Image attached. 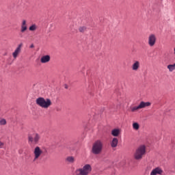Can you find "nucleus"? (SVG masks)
I'll return each instance as SVG.
<instances>
[{
  "instance_id": "obj_11",
  "label": "nucleus",
  "mask_w": 175,
  "mask_h": 175,
  "mask_svg": "<svg viewBox=\"0 0 175 175\" xmlns=\"http://www.w3.org/2000/svg\"><path fill=\"white\" fill-rule=\"evenodd\" d=\"M50 59H51L50 55H46L41 57L40 62L41 64H47V62H50Z\"/></svg>"
},
{
  "instance_id": "obj_22",
  "label": "nucleus",
  "mask_w": 175,
  "mask_h": 175,
  "mask_svg": "<svg viewBox=\"0 0 175 175\" xmlns=\"http://www.w3.org/2000/svg\"><path fill=\"white\" fill-rule=\"evenodd\" d=\"M79 32H85V31H87V27H85L84 26L81 27H79Z\"/></svg>"
},
{
  "instance_id": "obj_16",
  "label": "nucleus",
  "mask_w": 175,
  "mask_h": 175,
  "mask_svg": "<svg viewBox=\"0 0 175 175\" xmlns=\"http://www.w3.org/2000/svg\"><path fill=\"white\" fill-rule=\"evenodd\" d=\"M66 161L68 163H75V157L73 156H68L66 157Z\"/></svg>"
},
{
  "instance_id": "obj_10",
  "label": "nucleus",
  "mask_w": 175,
  "mask_h": 175,
  "mask_svg": "<svg viewBox=\"0 0 175 175\" xmlns=\"http://www.w3.org/2000/svg\"><path fill=\"white\" fill-rule=\"evenodd\" d=\"M111 135H112V136H113L114 137H118V136L121 135V129H113L111 132Z\"/></svg>"
},
{
  "instance_id": "obj_6",
  "label": "nucleus",
  "mask_w": 175,
  "mask_h": 175,
  "mask_svg": "<svg viewBox=\"0 0 175 175\" xmlns=\"http://www.w3.org/2000/svg\"><path fill=\"white\" fill-rule=\"evenodd\" d=\"M81 169V172L83 175H90V173L92 172V167L90 164H85Z\"/></svg>"
},
{
  "instance_id": "obj_15",
  "label": "nucleus",
  "mask_w": 175,
  "mask_h": 175,
  "mask_svg": "<svg viewBox=\"0 0 175 175\" xmlns=\"http://www.w3.org/2000/svg\"><path fill=\"white\" fill-rule=\"evenodd\" d=\"M39 140H40V135H39L38 133L34 134V136H33L34 143H36V144L39 143Z\"/></svg>"
},
{
  "instance_id": "obj_27",
  "label": "nucleus",
  "mask_w": 175,
  "mask_h": 175,
  "mask_svg": "<svg viewBox=\"0 0 175 175\" xmlns=\"http://www.w3.org/2000/svg\"><path fill=\"white\" fill-rule=\"evenodd\" d=\"M174 54H175V48H174Z\"/></svg>"
},
{
  "instance_id": "obj_24",
  "label": "nucleus",
  "mask_w": 175,
  "mask_h": 175,
  "mask_svg": "<svg viewBox=\"0 0 175 175\" xmlns=\"http://www.w3.org/2000/svg\"><path fill=\"white\" fill-rule=\"evenodd\" d=\"M3 147V143L0 142V148H2Z\"/></svg>"
},
{
  "instance_id": "obj_9",
  "label": "nucleus",
  "mask_w": 175,
  "mask_h": 175,
  "mask_svg": "<svg viewBox=\"0 0 175 175\" xmlns=\"http://www.w3.org/2000/svg\"><path fill=\"white\" fill-rule=\"evenodd\" d=\"M163 173V170L159 167H157L152 170L150 172V175H157L162 174Z\"/></svg>"
},
{
  "instance_id": "obj_1",
  "label": "nucleus",
  "mask_w": 175,
  "mask_h": 175,
  "mask_svg": "<svg viewBox=\"0 0 175 175\" xmlns=\"http://www.w3.org/2000/svg\"><path fill=\"white\" fill-rule=\"evenodd\" d=\"M103 150V142L101 140H97L96 141L92 148V152L94 155H99L102 153V151Z\"/></svg>"
},
{
  "instance_id": "obj_21",
  "label": "nucleus",
  "mask_w": 175,
  "mask_h": 175,
  "mask_svg": "<svg viewBox=\"0 0 175 175\" xmlns=\"http://www.w3.org/2000/svg\"><path fill=\"white\" fill-rule=\"evenodd\" d=\"M0 125H6V120L0 118Z\"/></svg>"
},
{
  "instance_id": "obj_23",
  "label": "nucleus",
  "mask_w": 175,
  "mask_h": 175,
  "mask_svg": "<svg viewBox=\"0 0 175 175\" xmlns=\"http://www.w3.org/2000/svg\"><path fill=\"white\" fill-rule=\"evenodd\" d=\"M29 142H31V143L33 142V137H32V136L29 137Z\"/></svg>"
},
{
  "instance_id": "obj_14",
  "label": "nucleus",
  "mask_w": 175,
  "mask_h": 175,
  "mask_svg": "<svg viewBox=\"0 0 175 175\" xmlns=\"http://www.w3.org/2000/svg\"><path fill=\"white\" fill-rule=\"evenodd\" d=\"M118 146V139L117 137H113L111 142V146L112 148H116Z\"/></svg>"
},
{
  "instance_id": "obj_5",
  "label": "nucleus",
  "mask_w": 175,
  "mask_h": 175,
  "mask_svg": "<svg viewBox=\"0 0 175 175\" xmlns=\"http://www.w3.org/2000/svg\"><path fill=\"white\" fill-rule=\"evenodd\" d=\"M33 154L34 158L33 161V162H35V161H38V159H39V158L42 157V154H43V150H42V148H40V147L36 146L34 148Z\"/></svg>"
},
{
  "instance_id": "obj_2",
  "label": "nucleus",
  "mask_w": 175,
  "mask_h": 175,
  "mask_svg": "<svg viewBox=\"0 0 175 175\" xmlns=\"http://www.w3.org/2000/svg\"><path fill=\"white\" fill-rule=\"evenodd\" d=\"M36 103L40 107H42V109H49V107L52 105L51 100H50V98L44 99L43 97L38 98L36 100Z\"/></svg>"
},
{
  "instance_id": "obj_8",
  "label": "nucleus",
  "mask_w": 175,
  "mask_h": 175,
  "mask_svg": "<svg viewBox=\"0 0 175 175\" xmlns=\"http://www.w3.org/2000/svg\"><path fill=\"white\" fill-rule=\"evenodd\" d=\"M23 48V43L19 44L16 48L15 51L12 53V57H14V59L18 57L20 53H21V49Z\"/></svg>"
},
{
  "instance_id": "obj_12",
  "label": "nucleus",
  "mask_w": 175,
  "mask_h": 175,
  "mask_svg": "<svg viewBox=\"0 0 175 175\" xmlns=\"http://www.w3.org/2000/svg\"><path fill=\"white\" fill-rule=\"evenodd\" d=\"M27 29H28V27H27V21L23 20L21 26V32L24 33Z\"/></svg>"
},
{
  "instance_id": "obj_17",
  "label": "nucleus",
  "mask_w": 175,
  "mask_h": 175,
  "mask_svg": "<svg viewBox=\"0 0 175 175\" xmlns=\"http://www.w3.org/2000/svg\"><path fill=\"white\" fill-rule=\"evenodd\" d=\"M36 29H38V26L36 24H33L29 27V31H36Z\"/></svg>"
},
{
  "instance_id": "obj_25",
  "label": "nucleus",
  "mask_w": 175,
  "mask_h": 175,
  "mask_svg": "<svg viewBox=\"0 0 175 175\" xmlns=\"http://www.w3.org/2000/svg\"><path fill=\"white\" fill-rule=\"evenodd\" d=\"M33 47H35V46L33 45V44H31L30 46V49H33Z\"/></svg>"
},
{
  "instance_id": "obj_18",
  "label": "nucleus",
  "mask_w": 175,
  "mask_h": 175,
  "mask_svg": "<svg viewBox=\"0 0 175 175\" xmlns=\"http://www.w3.org/2000/svg\"><path fill=\"white\" fill-rule=\"evenodd\" d=\"M170 72H173L175 70V63L174 64H170L167 66Z\"/></svg>"
},
{
  "instance_id": "obj_3",
  "label": "nucleus",
  "mask_w": 175,
  "mask_h": 175,
  "mask_svg": "<svg viewBox=\"0 0 175 175\" xmlns=\"http://www.w3.org/2000/svg\"><path fill=\"white\" fill-rule=\"evenodd\" d=\"M144 155H146V146L141 145L135 150L134 158L139 161L143 158Z\"/></svg>"
},
{
  "instance_id": "obj_7",
  "label": "nucleus",
  "mask_w": 175,
  "mask_h": 175,
  "mask_svg": "<svg viewBox=\"0 0 175 175\" xmlns=\"http://www.w3.org/2000/svg\"><path fill=\"white\" fill-rule=\"evenodd\" d=\"M156 43H157V36H155V34L154 33L150 34L148 38V44H149L150 47H154Z\"/></svg>"
},
{
  "instance_id": "obj_13",
  "label": "nucleus",
  "mask_w": 175,
  "mask_h": 175,
  "mask_svg": "<svg viewBox=\"0 0 175 175\" xmlns=\"http://www.w3.org/2000/svg\"><path fill=\"white\" fill-rule=\"evenodd\" d=\"M139 68H140V62L139 61H135L132 66V70L135 72L137 71Z\"/></svg>"
},
{
  "instance_id": "obj_4",
  "label": "nucleus",
  "mask_w": 175,
  "mask_h": 175,
  "mask_svg": "<svg viewBox=\"0 0 175 175\" xmlns=\"http://www.w3.org/2000/svg\"><path fill=\"white\" fill-rule=\"evenodd\" d=\"M148 106H151V103L150 102H144L142 101L138 106L131 107V111L134 113L136 110H140V109H144V107H148Z\"/></svg>"
},
{
  "instance_id": "obj_20",
  "label": "nucleus",
  "mask_w": 175,
  "mask_h": 175,
  "mask_svg": "<svg viewBox=\"0 0 175 175\" xmlns=\"http://www.w3.org/2000/svg\"><path fill=\"white\" fill-rule=\"evenodd\" d=\"M75 175H83V172H81V168H78L75 172Z\"/></svg>"
},
{
  "instance_id": "obj_19",
  "label": "nucleus",
  "mask_w": 175,
  "mask_h": 175,
  "mask_svg": "<svg viewBox=\"0 0 175 175\" xmlns=\"http://www.w3.org/2000/svg\"><path fill=\"white\" fill-rule=\"evenodd\" d=\"M133 128L135 131H137V130H139V128H140V126L139 125V123L135 122L133 124Z\"/></svg>"
},
{
  "instance_id": "obj_26",
  "label": "nucleus",
  "mask_w": 175,
  "mask_h": 175,
  "mask_svg": "<svg viewBox=\"0 0 175 175\" xmlns=\"http://www.w3.org/2000/svg\"><path fill=\"white\" fill-rule=\"evenodd\" d=\"M65 88L68 89V85H65Z\"/></svg>"
}]
</instances>
